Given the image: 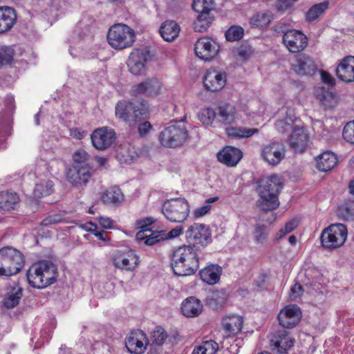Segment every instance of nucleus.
Here are the masks:
<instances>
[{
	"label": "nucleus",
	"instance_id": "1",
	"mask_svg": "<svg viewBox=\"0 0 354 354\" xmlns=\"http://www.w3.org/2000/svg\"><path fill=\"white\" fill-rule=\"evenodd\" d=\"M200 251L192 245H183L176 249L172 256L171 268L175 274L189 276L193 274L199 267Z\"/></svg>",
	"mask_w": 354,
	"mask_h": 354
},
{
	"label": "nucleus",
	"instance_id": "2",
	"mask_svg": "<svg viewBox=\"0 0 354 354\" xmlns=\"http://www.w3.org/2000/svg\"><path fill=\"white\" fill-rule=\"evenodd\" d=\"M281 187L282 182L278 175L263 178L258 188L260 198L257 201V206L265 212L276 209L279 205L278 194Z\"/></svg>",
	"mask_w": 354,
	"mask_h": 354
},
{
	"label": "nucleus",
	"instance_id": "3",
	"mask_svg": "<svg viewBox=\"0 0 354 354\" xmlns=\"http://www.w3.org/2000/svg\"><path fill=\"white\" fill-rule=\"evenodd\" d=\"M56 266L50 261H40L32 265L27 272L29 284L35 288H44L53 283L57 278Z\"/></svg>",
	"mask_w": 354,
	"mask_h": 354
},
{
	"label": "nucleus",
	"instance_id": "4",
	"mask_svg": "<svg viewBox=\"0 0 354 354\" xmlns=\"http://www.w3.org/2000/svg\"><path fill=\"white\" fill-rule=\"evenodd\" d=\"M149 107L144 102L120 100L115 106L116 118L133 126L147 117Z\"/></svg>",
	"mask_w": 354,
	"mask_h": 354
},
{
	"label": "nucleus",
	"instance_id": "5",
	"mask_svg": "<svg viewBox=\"0 0 354 354\" xmlns=\"http://www.w3.org/2000/svg\"><path fill=\"white\" fill-rule=\"evenodd\" d=\"M135 41L134 30L124 24H115L111 26L107 32V41L115 50L130 48Z\"/></svg>",
	"mask_w": 354,
	"mask_h": 354
},
{
	"label": "nucleus",
	"instance_id": "6",
	"mask_svg": "<svg viewBox=\"0 0 354 354\" xmlns=\"http://www.w3.org/2000/svg\"><path fill=\"white\" fill-rule=\"evenodd\" d=\"M24 265V257L12 247L0 249V275L10 277L19 272Z\"/></svg>",
	"mask_w": 354,
	"mask_h": 354
},
{
	"label": "nucleus",
	"instance_id": "7",
	"mask_svg": "<svg viewBox=\"0 0 354 354\" xmlns=\"http://www.w3.org/2000/svg\"><path fill=\"white\" fill-rule=\"evenodd\" d=\"M189 138V131L185 124L181 122L170 124L159 134L160 144L167 148L180 147Z\"/></svg>",
	"mask_w": 354,
	"mask_h": 354
},
{
	"label": "nucleus",
	"instance_id": "8",
	"mask_svg": "<svg viewBox=\"0 0 354 354\" xmlns=\"http://www.w3.org/2000/svg\"><path fill=\"white\" fill-rule=\"evenodd\" d=\"M162 212L169 221L180 223L187 219L190 213V205L185 198H172L164 202Z\"/></svg>",
	"mask_w": 354,
	"mask_h": 354
},
{
	"label": "nucleus",
	"instance_id": "9",
	"mask_svg": "<svg viewBox=\"0 0 354 354\" xmlns=\"http://www.w3.org/2000/svg\"><path fill=\"white\" fill-rule=\"evenodd\" d=\"M347 228L342 223H335L325 228L321 234V243L328 250L337 249L344 245L347 239Z\"/></svg>",
	"mask_w": 354,
	"mask_h": 354
},
{
	"label": "nucleus",
	"instance_id": "10",
	"mask_svg": "<svg viewBox=\"0 0 354 354\" xmlns=\"http://www.w3.org/2000/svg\"><path fill=\"white\" fill-rule=\"evenodd\" d=\"M183 232L182 227H176L169 232L165 230H152L147 229L140 230L136 234V239L139 241H144L147 245H153L161 241L178 237Z\"/></svg>",
	"mask_w": 354,
	"mask_h": 354
},
{
	"label": "nucleus",
	"instance_id": "11",
	"mask_svg": "<svg viewBox=\"0 0 354 354\" xmlns=\"http://www.w3.org/2000/svg\"><path fill=\"white\" fill-rule=\"evenodd\" d=\"M210 237L208 226L202 223H194L186 232V238L189 243L188 245H192L198 251L208 244Z\"/></svg>",
	"mask_w": 354,
	"mask_h": 354
},
{
	"label": "nucleus",
	"instance_id": "12",
	"mask_svg": "<svg viewBox=\"0 0 354 354\" xmlns=\"http://www.w3.org/2000/svg\"><path fill=\"white\" fill-rule=\"evenodd\" d=\"M283 32L282 41L288 50L293 53L304 50L308 46V38L301 31L291 29L288 30H281Z\"/></svg>",
	"mask_w": 354,
	"mask_h": 354
},
{
	"label": "nucleus",
	"instance_id": "13",
	"mask_svg": "<svg viewBox=\"0 0 354 354\" xmlns=\"http://www.w3.org/2000/svg\"><path fill=\"white\" fill-rule=\"evenodd\" d=\"M194 50L201 59L210 61L217 55L219 45L209 37H201L195 43Z\"/></svg>",
	"mask_w": 354,
	"mask_h": 354
},
{
	"label": "nucleus",
	"instance_id": "14",
	"mask_svg": "<svg viewBox=\"0 0 354 354\" xmlns=\"http://www.w3.org/2000/svg\"><path fill=\"white\" fill-rule=\"evenodd\" d=\"M93 146L98 150L109 148L115 140V132L113 129L104 127L98 128L91 134Z\"/></svg>",
	"mask_w": 354,
	"mask_h": 354
},
{
	"label": "nucleus",
	"instance_id": "15",
	"mask_svg": "<svg viewBox=\"0 0 354 354\" xmlns=\"http://www.w3.org/2000/svg\"><path fill=\"white\" fill-rule=\"evenodd\" d=\"M286 149L279 142H272L264 145L261 149V156L270 165H277L285 158Z\"/></svg>",
	"mask_w": 354,
	"mask_h": 354
},
{
	"label": "nucleus",
	"instance_id": "16",
	"mask_svg": "<svg viewBox=\"0 0 354 354\" xmlns=\"http://www.w3.org/2000/svg\"><path fill=\"white\" fill-rule=\"evenodd\" d=\"M113 265L122 270L132 271L138 265V257L133 251H116L111 257Z\"/></svg>",
	"mask_w": 354,
	"mask_h": 354
},
{
	"label": "nucleus",
	"instance_id": "17",
	"mask_svg": "<svg viewBox=\"0 0 354 354\" xmlns=\"http://www.w3.org/2000/svg\"><path fill=\"white\" fill-rule=\"evenodd\" d=\"M145 333L141 330H133L125 339V346L128 351L134 354L143 353L148 345Z\"/></svg>",
	"mask_w": 354,
	"mask_h": 354
},
{
	"label": "nucleus",
	"instance_id": "18",
	"mask_svg": "<svg viewBox=\"0 0 354 354\" xmlns=\"http://www.w3.org/2000/svg\"><path fill=\"white\" fill-rule=\"evenodd\" d=\"M292 69L299 75H313L317 71V66L313 58L307 54L296 57L291 64Z\"/></svg>",
	"mask_w": 354,
	"mask_h": 354
},
{
	"label": "nucleus",
	"instance_id": "19",
	"mask_svg": "<svg viewBox=\"0 0 354 354\" xmlns=\"http://www.w3.org/2000/svg\"><path fill=\"white\" fill-rule=\"evenodd\" d=\"M92 168L87 164L73 165L66 173L68 180L74 185H86L92 176Z\"/></svg>",
	"mask_w": 354,
	"mask_h": 354
},
{
	"label": "nucleus",
	"instance_id": "20",
	"mask_svg": "<svg viewBox=\"0 0 354 354\" xmlns=\"http://www.w3.org/2000/svg\"><path fill=\"white\" fill-rule=\"evenodd\" d=\"M295 339L285 330H280L272 334L270 347L273 351L282 354L286 353L294 344Z\"/></svg>",
	"mask_w": 354,
	"mask_h": 354
},
{
	"label": "nucleus",
	"instance_id": "21",
	"mask_svg": "<svg viewBox=\"0 0 354 354\" xmlns=\"http://www.w3.org/2000/svg\"><path fill=\"white\" fill-rule=\"evenodd\" d=\"M301 312L296 305H288L281 310L278 315L279 324L283 328L295 327L300 321Z\"/></svg>",
	"mask_w": 354,
	"mask_h": 354
},
{
	"label": "nucleus",
	"instance_id": "22",
	"mask_svg": "<svg viewBox=\"0 0 354 354\" xmlns=\"http://www.w3.org/2000/svg\"><path fill=\"white\" fill-rule=\"evenodd\" d=\"M148 51L136 49L129 57L127 65L129 71L134 75H140L145 70V64L149 59Z\"/></svg>",
	"mask_w": 354,
	"mask_h": 354
},
{
	"label": "nucleus",
	"instance_id": "23",
	"mask_svg": "<svg viewBox=\"0 0 354 354\" xmlns=\"http://www.w3.org/2000/svg\"><path fill=\"white\" fill-rule=\"evenodd\" d=\"M309 136L302 126L295 127L288 139L290 149L295 153L304 152L308 146Z\"/></svg>",
	"mask_w": 354,
	"mask_h": 354
},
{
	"label": "nucleus",
	"instance_id": "24",
	"mask_svg": "<svg viewBox=\"0 0 354 354\" xmlns=\"http://www.w3.org/2000/svg\"><path fill=\"white\" fill-rule=\"evenodd\" d=\"M162 89V83L157 78H152L134 86L132 91L136 95H145L156 97L161 93Z\"/></svg>",
	"mask_w": 354,
	"mask_h": 354
},
{
	"label": "nucleus",
	"instance_id": "25",
	"mask_svg": "<svg viewBox=\"0 0 354 354\" xmlns=\"http://www.w3.org/2000/svg\"><path fill=\"white\" fill-rule=\"evenodd\" d=\"M203 83L207 90L212 92L218 91L225 86L226 75L224 73L210 69L207 71Z\"/></svg>",
	"mask_w": 354,
	"mask_h": 354
},
{
	"label": "nucleus",
	"instance_id": "26",
	"mask_svg": "<svg viewBox=\"0 0 354 354\" xmlns=\"http://www.w3.org/2000/svg\"><path fill=\"white\" fill-rule=\"evenodd\" d=\"M243 157L242 151L236 147L227 146L218 152V160L228 166H236Z\"/></svg>",
	"mask_w": 354,
	"mask_h": 354
},
{
	"label": "nucleus",
	"instance_id": "27",
	"mask_svg": "<svg viewBox=\"0 0 354 354\" xmlns=\"http://www.w3.org/2000/svg\"><path fill=\"white\" fill-rule=\"evenodd\" d=\"M337 77L343 82H354V56L344 58L336 68Z\"/></svg>",
	"mask_w": 354,
	"mask_h": 354
},
{
	"label": "nucleus",
	"instance_id": "28",
	"mask_svg": "<svg viewBox=\"0 0 354 354\" xmlns=\"http://www.w3.org/2000/svg\"><path fill=\"white\" fill-rule=\"evenodd\" d=\"M223 269L216 263H210L200 270L201 279L209 285L217 283L221 278Z\"/></svg>",
	"mask_w": 354,
	"mask_h": 354
},
{
	"label": "nucleus",
	"instance_id": "29",
	"mask_svg": "<svg viewBox=\"0 0 354 354\" xmlns=\"http://www.w3.org/2000/svg\"><path fill=\"white\" fill-rule=\"evenodd\" d=\"M23 288L17 282H12L8 288L6 296L3 300V306L6 308L17 306L22 297Z\"/></svg>",
	"mask_w": 354,
	"mask_h": 354
},
{
	"label": "nucleus",
	"instance_id": "30",
	"mask_svg": "<svg viewBox=\"0 0 354 354\" xmlns=\"http://www.w3.org/2000/svg\"><path fill=\"white\" fill-rule=\"evenodd\" d=\"M203 310V304L196 297L187 298L181 304V311L187 317L198 316Z\"/></svg>",
	"mask_w": 354,
	"mask_h": 354
},
{
	"label": "nucleus",
	"instance_id": "31",
	"mask_svg": "<svg viewBox=\"0 0 354 354\" xmlns=\"http://www.w3.org/2000/svg\"><path fill=\"white\" fill-rule=\"evenodd\" d=\"M243 318L241 316L232 315L223 317V328L228 335H234L241 332L243 327Z\"/></svg>",
	"mask_w": 354,
	"mask_h": 354
},
{
	"label": "nucleus",
	"instance_id": "32",
	"mask_svg": "<svg viewBox=\"0 0 354 354\" xmlns=\"http://www.w3.org/2000/svg\"><path fill=\"white\" fill-rule=\"evenodd\" d=\"M16 19L14 9L10 7H0V33L10 30L15 24Z\"/></svg>",
	"mask_w": 354,
	"mask_h": 354
},
{
	"label": "nucleus",
	"instance_id": "33",
	"mask_svg": "<svg viewBox=\"0 0 354 354\" xmlns=\"http://www.w3.org/2000/svg\"><path fill=\"white\" fill-rule=\"evenodd\" d=\"M137 157L135 148L129 143L122 144L118 149L116 158L120 164H131Z\"/></svg>",
	"mask_w": 354,
	"mask_h": 354
},
{
	"label": "nucleus",
	"instance_id": "34",
	"mask_svg": "<svg viewBox=\"0 0 354 354\" xmlns=\"http://www.w3.org/2000/svg\"><path fill=\"white\" fill-rule=\"evenodd\" d=\"M180 30V26L176 21L168 20L161 25L160 33L165 41H171L178 36Z\"/></svg>",
	"mask_w": 354,
	"mask_h": 354
},
{
	"label": "nucleus",
	"instance_id": "35",
	"mask_svg": "<svg viewBox=\"0 0 354 354\" xmlns=\"http://www.w3.org/2000/svg\"><path fill=\"white\" fill-rule=\"evenodd\" d=\"M337 162V159L335 153L331 151H325L320 154L317 158V169L322 171H328L331 170Z\"/></svg>",
	"mask_w": 354,
	"mask_h": 354
},
{
	"label": "nucleus",
	"instance_id": "36",
	"mask_svg": "<svg viewBox=\"0 0 354 354\" xmlns=\"http://www.w3.org/2000/svg\"><path fill=\"white\" fill-rule=\"evenodd\" d=\"M101 198L105 204L117 205L123 201L124 194L118 187L113 186L102 194Z\"/></svg>",
	"mask_w": 354,
	"mask_h": 354
},
{
	"label": "nucleus",
	"instance_id": "37",
	"mask_svg": "<svg viewBox=\"0 0 354 354\" xmlns=\"http://www.w3.org/2000/svg\"><path fill=\"white\" fill-rule=\"evenodd\" d=\"M236 111L234 106L230 104H225L218 108L217 115L219 120L225 124H230L235 122Z\"/></svg>",
	"mask_w": 354,
	"mask_h": 354
},
{
	"label": "nucleus",
	"instance_id": "38",
	"mask_svg": "<svg viewBox=\"0 0 354 354\" xmlns=\"http://www.w3.org/2000/svg\"><path fill=\"white\" fill-rule=\"evenodd\" d=\"M19 202L18 195L15 192H0V209L10 211L15 209Z\"/></svg>",
	"mask_w": 354,
	"mask_h": 354
},
{
	"label": "nucleus",
	"instance_id": "39",
	"mask_svg": "<svg viewBox=\"0 0 354 354\" xmlns=\"http://www.w3.org/2000/svg\"><path fill=\"white\" fill-rule=\"evenodd\" d=\"M256 128H246L241 127H228L225 129V133L229 138L234 139L248 138L258 133Z\"/></svg>",
	"mask_w": 354,
	"mask_h": 354
},
{
	"label": "nucleus",
	"instance_id": "40",
	"mask_svg": "<svg viewBox=\"0 0 354 354\" xmlns=\"http://www.w3.org/2000/svg\"><path fill=\"white\" fill-rule=\"evenodd\" d=\"M328 8L327 1L313 5L306 14V20L310 22L318 21Z\"/></svg>",
	"mask_w": 354,
	"mask_h": 354
},
{
	"label": "nucleus",
	"instance_id": "41",
	"mask_svg": "<svg viewBox=\"0 0 354 354\" xmlns=\"http://www.w3.org/2000/svg\"><path fill=\"white\" fill-rule=\"evenodd\" d=\"M289 117L285 119L278 120L275 123L276 129L281 133H287L290 131H293L295 127L300 126L297 123V120L292 116L291 111L289 110Z\"/></svg>",
	"mask_w": 354,
	"mask_h": 354
},
{
	"label": "nucleus",
	"instance_id": "42",
	"mask_svg": "<svg viewBox=\"0 0 354 354\" xmlns=\"http://www.w3.org/2000/svg\"><path fill=\"white\" fill-rule=\"evenodd\" d=\"M272 14L266 10L258 12L250 19V24L252 26L263 28L266 27L272 20Z\"/></svg>",
	"mask_w": 354,
	"mask_h": 354
},
{
	"label": "nucleus",
	"instance_id": "43",
	"mask_svg": "<svg viewBox=\"0 0 354 354\" xmlns=\"http://www.w3.org/2000/svg\"><path fill=\"white\" fill-rule=\"evenodd\" d=\"M214 20L211 14H198L194 22V29L196 32H203L209 27Z\"/></svg>",
	"mask_w": 354,
	"mask_h": 354
},
{
	"label": "nucleus",
	"instance_id": "44",
	"mask_svg": "<svg viewBox=\"0 0 354 354\" xmlns=\"http://www.w3.org/2000/svg\"><path fill=\"white\" fill-rule=\"evenodd\" d=\"M53 183L50 180H46L37 183L34 189V196L37 198L49 196L53 191Z\"/></svg>",
	"mask_w": 354,
	"mask_h": 354
},
{
	"label": "nucleus",
	"instance_id": "45",
	"mask_svg": "<svg viewBox=\"0 0 354 354\" xmlns=\"http://www.w3.org/2000/svg\"><path fill=\"white\" fill-rule=\"evenodd\" d=\"M218 344L213 340L205 341L201 345L196 347L192 354H216Z\"/></svg>",
	"mask_w": 354,
	"mask_h": 354
},
{
	"label": "nucleus",
	"instance_id": "46",
	"mask_svg": "<svg viewBox=\"0 0 354 354\" xmlns=\"http://www.w3.org/2000/svg\"><path fill=\"white\" fill-rule=\"evenodd\" d=\"M227 301V295L223 290L213 291L207 298V302L214 308L222 306Z\"/></svg>",
	"mask_w": 354,
	"mask_h": 354
},
{
	"label": "nucleus",
	"instance_id": "47",
	"mask_svg": "<svg viewBox=\"0 0 354 354\" xmlns=\"http://www.w3.org/2000/svg\"><path fill=\"white\" fill-rule=\"evenodd\" d=\"M192 8L198 14H211L214 8V1L194 0Z\"/></svg>",
	"mask_w": 354,
	"mask_h": 354
},
{
	"label": "nucleus",
	"instance_id": "48",
	"mask_svg": "<svg viewBox=\"0 0 354 354\" xmlns=\"http://www.w3.org/2000/svg\"><path fill=\"white\" fill-rule=\"evenodd\" d=\"M268 232L264 224L257 223L254 225L253 237L257 244H263L267 239Z\"/></svg>",
	"mask_w": 354,
	"mask_h": 354
},
{
	"label": "nucleus",
	"instance_id": "49",
	"mask_svg": "<svg viewBox=\"0 0 354 354\" xmlns=\"http://www.w3.org/2000/svg\"><path fill=\"white\" fill-rule=\"evenodd\" d=\"M244 34L243 29L239 26H232L225 32V38L229 41H236L241 39Z\"/></svg>",
	"mask_w": 354,
	"mask_h": 354
},
{
	"label": "nucleus",
	"instance_id": "50",
	"mask_svg": "<svg viewBox=\"0 0 354 354\" xmlns=\"http://www.w3.org/2000/svg\"><path fill=\"white\" fill-rule=\"evenodd\" d=\"M216 115H217V113L212 109L207 108L200 112L199 118L204 125L209 126L214 120Z\"/></svg>",
	"mask_w": 354,
	"mask_h": 354
},
{
	"label": "nucleus",
	"instance_id": "51",
	"mask_svg": "<svg viewBox=\"0 0 354 354\" xmlns=\"http://www.w3.org/2000/svg\"><path fill=\"white\" fill-rule=\"evenodd\" d=\"M167 337V333L160 326L156 327L152 333V344H156L157 346H162L166 340Z\"/></svg>",
	"mask_w": 354,
	"mask_h": 354
},
{
	"label": "nucleus",
	"instance_id": "52",
	"mask_svg": "<svg viewBox=\"0 0 354 354\" xmlns=\"http://www.w3.org/2000/svg\"><path fill=\"white\" fill-rule=\"evenodd\" d=\"M13 59V50L10 47H2L0 48V64H10Z\"/></svg>",
	"mask_w": 354,
	"mask_h": 354
},
{
	"label": "nucleus",
	"instance_id": "53",
	"mask_svg": "<svg viewBox=\"0 0 354 354\" xmlns=\"http://www.w3.org/2000/svg\"><path fill=\"white\" fill-rule=\"evenodd\" d=\"M319 99L322 102V105L325 109H330L333 107L337 102L335 97L330 92H326L322 95H319Z\"/></svg>",
	"mask_w": 354,
	"mask_h": 354
},
{
	"label": "nucleus",
	"instance_id": "54",
	"mask_svg": "<svg viewBox=\"0 0 354 354\" xmlns=\"http://www.w3.org/2000/svg\"><path fill=\"white\" fill-rule=\"evenodd\" d=\"M297 225L298 222L296 219H292L288 221L286 223L283 228L279 230L277 234V239H282L285 235L292 232L297 227Z\"/></svg>",
	"mask_w": 354,
	"mask_h": 354
},
{
	"label": "nucleus",
	"instance_id": "55",
	"mask_svg": "<svg viewBox=\"0 0 354 354\" xmlns=\"http://www.w3.org/2000/svg\"><path fill=\"white\" fill-rule=\"evenodd\" d=\"M342 136L344 139L350 143H354V120L348 122L344 129Z\"/></svg>",
	"mask_w": 354,
	"mask_h": 354
},
{
	"label": "nucleus",
	"instance_id": "56",
	"mask_svg": "<svg viewBox=\"0 0 354 354\" xmlns=\"http://www.w3.org/2000/svg\"><path fill=\"white\" fill-rule=\"evenodd\" d=\"M89 159L88 153L84 149H80L75 151L73 155V160L78 165H85Z\"/></svg>",
	"mask_w": 354,
	"mask_h": 354
},
{
	"label": "nucleus",
	"instance_id": "57",
	"mask_svg": "<svg viewBox=\"0 0 354 354\" xmlns=\"http://www.w3.org/2000/svg\"><path fill=\"white\" fill-rule=\"evenodd\" d=\"M63 220L62 215L59 214H55L48 216V217L45 218L42 222L41 225L44 226H48L53 224H57L59 222H61Z\"/></svg>",
	"mask_w": 354,
	"mask_h": 354
},
{
	"label": "nucleus",
	"instance_id": "58",
	"mask_svg": "<svg viewBox=\"0 0 354 354\" xmlns=\"http://www.w3.org/2000/svg\"><path fill=\"white\" fill-rule=\"evenodd\" d=\"M152 128L150 122L147 121H145L138 125V132L140 136H145L147 134L149 133Z\"/></svg>",
	"mask_w": 354,
	"mask_h": 354
},
{
	"label": "nucleus",
	"instance_id": "59",
	"mask_svg": "<svg viewBox=\"0 0 354 354\" xmlns=\"http://www.w3.org/2000/svg\"><path fill=\"white\" fill-rule=\"evenodd\" d=\"M210 209H211L210 205H203L201 207H197L196 209H195L193 212V214L195 217L199 218V217L203 216L207 213H208L209 211L210 210Z\"/></svg>",
	"mask_w": 354,
	"mask_h": 354
},
{
	"label": "nucleus",
	"instance_id": "60",
	"mask_svg": "<svg viewBox=\"0 0 354 354\" xmlns=\"http://www.w3.org/2000/svg\"><path fill=\"white\" fill-rule=\"evenodd\" d=\"M99 223L100 225L104 228L111 229L113 228V221L106 216H100Z\"/></svg>",
	"mask_w": 354,
	"mask_h": 354
},
{
	"label": "nucleus",
	"instance_id": "61",
	"mask_svg": "<svg viewBox=\"0 0 354 354\" xmlns=\"http://www.w3.org/2000/svg\"><path fill=\"white\" fill-rule=\"evenodd\" d=\"M321 77L322 81L329 85H333L335 84L334 78L327 72L321 71Z\"/></svg>",
	"mask_w": 354,
	"mask_h": 354
},
{
	"label": "nucleus",
	"instance_id": "62",
	"mask_svg": "<svg viewBox=\"0 0 354 354\" xmlns=\"http://www.w3.org/2000/svg\"><path fill=\"white\" fill-rule=\"evenodd\" d=\"M291 295L295 298L298 297L301 295L302 292V286L299 284H295L290 289Z\"/></svg>",
	"mask_w": 354,
	"mask_h": 354
},
{
	"label": "nucleus",
	"instance_id": "63",
	"mask_svg": "<svg viewBox=\"0 0 354 354\" xmlns=\"http://www.w3.org/2000/svg\"><path fill=\"white\" fill-rule=\"evenodd\" d=\"M82 227L87 232H89L95 235V234L97 232V226L91 223L87 222L83 225Z\"/></svg>",
	"mask_w": 354,
	"mask_h": 354
},
{
	"label": "nucleus",
	"instance_id": "64",
	"mask_svg": "<svg viewBox=\"0 0 354 354\" xmlns=\"http://www.w3.org/2000/svg\"><path fill=\"white\" fill-rule=\"evenodd\" d=\"M344 209L350 216H354V201H349L344 205Z\"/></svg>",
	"mask_w": 354,
	"mask_h": 354
}]
</instances>
